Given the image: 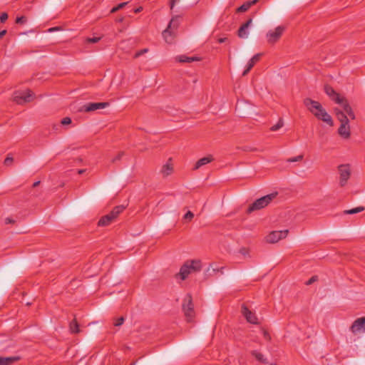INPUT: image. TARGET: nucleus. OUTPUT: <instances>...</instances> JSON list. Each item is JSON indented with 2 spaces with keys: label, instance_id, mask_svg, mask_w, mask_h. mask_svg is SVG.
<instances>
[{
  "label": "nucleus",
  "instance_id": "17",
  "mask_svg": "<svg viewBox=\"0 0 365 365\" xmlns=\"http://www.w3.org/2000/svg\"><path fill=\"white\" fill-rule=\"evenodd\" d=\"M261 56V53H257L252 56V58L248 61L245 70L243 71L242 75H247L249 71L252 68L257 62L259 61Z\"/></svg>",
  "mask_w": 365,
  "mask_h": 365
},
{
  "label": "nucleus",
  "instance_id": "10",
  "mask_svg": "<svg viewBox=\"0 0 365 365\" xmlns=\"http://www.w3.org/2000/svg\"><path fill=\"white\" fill-rule=\"evenodd\" d=\"M285 28L282 26L276 27L274 30H270L267 33L266 37L268 43H274L277 42L282 36Z\"/></svg>",
  "mask_w": 365,
  "mask_h": 365
},
{
  "label": "nucleus",
  "instance_id": "41",
  "mask_svg": "<svg viewBox=\"0 0 365 365\" xmlns=\"http://www.w3.org/2000/svg\"><path fill=\"white\" fill-rule=\"evenodd\" d=\"M263 334H264V338L267 340H269L270 339V336H269V334L266 331H263Z\"/></svg>",
  "mask_w": 365,
  "mask_h": 365
},
{
  "label": "nucleus",
  "instance_id": "2",
  "mask_svg": "<svg viewBox=\"0 0 365 365\" xmlns=\"http://www.w3.org/2000/svg\"><path fill=\"white\" fill-rule=\"evenodd\" d=\"M324 91L331 100L344 108L351 119L355 118V115L346 98L338 94L334 88L329 86H325Z\"/></svg>",
  "mask_w": 365,
  "mask_h": 365
},
{
  "label": "nucleus",
  "instance_id": "32",
  "mask_svg": "<svg viewBox=\"0 0 365 365\" xmlns=\"http://www.w3.org/2000/svg\"><path fill=\"white\" fill-rule=\"evenodd\" d=\"M194 217V214L191 211H188L185 215L184 219L188 221L192 220Z\"/></svg>",
  "mask_w": 365,
  "mask_h": 365
},
{
  "label": "nucleus",
  "instance_id": "19",
  "mask_svg": "<svg viewBox=\"0 0 365 365\" xmlns=\"http://www.w3.org/2000/svg\"><path fill=\"white\" fill-rule=\"evenodd\" d=\"M212 160H213V158L212 155H208V156L204 157L197 161V163H195V165L194 167V169H195V170L199 169L200 167L210 163Z\"/></svg>",
  "mask_w": 365,
  "mask_h": 365
},
{
  "label": "nucleus",
  "instance_id": "39",
  "mask_svg": "<svg viewBox=\"0 0 365 365\" xmlns=\"http://www.w3.org/2000/svg\"><path fill=\"white\" fill-rule=\"evenodd\" d=\"M14 220L11 218V217H6L5 219V223L6 224H11V223H14Z\"/></svg>",
  "mask_w": 365,
  "mask_h": 365
},
{
  "label": "nucleus",
  "instance_id": "23",
  "mask_svg": "<svg viewBox=\"0 0 365 365\" xmlns=\"http://www.w3.org/2000/svg\"><path fill=\"white\" fill-rule=\"evenodd\" d=\"M258 1V0H252V1H249V2H247V3H245L244 4H242L241 6H240L238 9H237V11L239 12H244V11H247L250 7L252 6V5H254L255 4H256L257 2Z\"/></svg>",
  "mask_w": 365,
  "mask_h": 365
},
{
  "label": "nucleus",
  "instance_id": "26",
  "mask_svg": "<svg viewBox=\"0 0 365 365\" xmlns=\"http://www.w3.org/2000/svg\"><path fill=\"white\" fill-rule=\"evenodd\" d=\"M284 125V121L282 118H279L277 123L276 125H274L271 128V130L272 131H277L279 128H281Z\"/></svg>",
  "mask_w": 365,
  "mask_h": 365
},
{
  "label": "nucleus",
  "instance_id": "14",
  "mask_svg": "<svg viewBox=\"0 0 365 365\" xmlns=\"http://www.w3.org/2000/svg\"><path fill=\"white\" fill-rule=\"evenodd\" d=\"M107 106V103H89L83 106V110L86 112H91L105 108Z\"/></svg>",
  "mask_w": 365,
  "mask_h": 365
},
{
  "label": "nucleus",
  "instance_id": "1",
  "mask_svg": "<svg viewBox=\"0 0 365 365\" xmlns=\"http://www.w3.org/2000/svg\"><path fill=\"white\" fill-rule=\"evenodd\" d=\"M304 104L318 120H322L330 126L333 125L331 115L318 101L307 98L304 100Z\"/></svg>",
  "mask_w": 365,
  "mask_h": 365
},
{
  "label": "nucleus",
  "instance_id": "18",
  "mask_svg": "<svg viewBox=\"0 0 365 365\" xmlns=\"http://www.w3.org/2000/svg\"><path fill=\"white\" fill-rule=\"evenodd\" d=\"M342 110H340L339 108H335V113L336 115V117L338 120L340 121L341 123H346V122H349V119L347 118L348 113L344 110V108L341 107Z\"/></svg>",
  "mask_w": 365,
  "mask_h": 365
},
{
  "label": "nucleus",
  "instance_id": "36",
  "mask_svg": "<svg viewBox=\"0 0 365 365\" xmlns=\"http://www.w3.org/2000/svg\"><path fill=\"white\" fill-rule=\"evenodd\" d=\"M303 156L302 155H298L295 158H292L288 160V162H297L302 160Z\"/></svg>",
  "mask_w": 365,
  "mask_h": 365
},
{
  "label": "nucleus",
  "instance_id": "24",
  "mask_svg": "<svg viewBox=\"0 0 365 365\" xmlns=\"http://www.w3.org/2000/svg\"><path fill=\"white\" fill-rule=\"evenodd\" d=\"M69 328L72 333L79 332L78 324L76 319H73L72 322H71Z\"/></svg>",
  "mask_w": 365,
  "mask_h": 365
},
{
  "label": "nucleus",
  "instance_id": "40",
  "mask_svg": "<svg viewBox=\"0 0 365 365\" xmlns=\"http://www.w3.org/2000/svg\"><path fill=\"white\" fill-rule=\"evenodd\" d=\"M317 280V277H312L311 279H309L307 282V284H311L312 282H315Z\"/></svg>",
  "mask_w": 365,
  "mask_h": 365
},
{
  "label": "nucleus",
  "instance_id": "34",
  "mask_svg": "<svg viewBox=\"0 0 365 365\" xmlns=\"http://www.w3.org/2000/svg\"><path fill=\"white\" fill-rule=\"evenodd\" d=\"M26 21V19L24 16L17 17L16 19V22L17 24H24Z\"/></svg>",
  "mask_w": 365,
  "mask_h": 365
},
{
  "label": "nucleus",
  "instance_id": "30",
  "mask_svg": "<svg viewBox=\"0 0 365 365\" xmlns=\"http://www.w3.org/2000/svg\"><path fill=\"white\" fill-rule=\"evenodd\" d=\"M100 40H101V37H93V38H88L86 39V41L88 43H96L98 42Z\"/></svg>",
  "mask_w": 365,
  "mask_h": 365
},
{
  "label": "nucleus",
  "instance_id": "11",
  "mask_svg": "<svg viewBox=\"0 0 365 365\" xmlns=\"http://www.w3.org/2000/svg\"><path fill=\"white\" fill-rule=\"evenodd\" d=\"M288 230L272 231L266 237V241L269 243H276L285 238L288 235Z\"/></svg>",
  "mask_w": 365,
  "mask_h": 365
},
{
  "label": "nucleus",
  "instance_id": "22",
  "mask_svg": "<svg viewBox=\"0 0 365 365\" xmlns=\"http://www.w3.org/2000/svg\"><path fill=\"white\" fill-rule=\"evenodd\" d=\"M176 60L180 63H191L195 61H200V58L197 57H189L185 55H180L176 57Z\"/></svg>",
  "mask_w": 365,
  "mask_h": 365
},
{
  "label": "nucleus",
  "instance_id": "12",
  "mask_svg": "<svg viewBox=\"0 0 365 365\" xmlns=\"http://www.w3.org/2000/svg\"><path fill=\"white\" fill-rule=\"evenodd\" d=\"M340 174V185L344 186L350 177V169L347 165H341L339 167Z\"/></svg>",
  "mask_w": 365,
  "mask_h": 365
},
{
  "label": "nucleus",
  "instance_id": "44",
  "mask_svg": "<svg viewBox=\"0 0 365 365\" xmlns=\"http://www.w3.org/2000/svg\"><path fill=\"white\" fill-rule=\"evenodd\" d=\"M39 183H40V181H36V182H35L34 183L33 186H34V187H36V186H38V185H39Z\"/></svg>",
  "mask_w": 365,
  "mask_h": 365
},
{
  "label": "nucleus",
  "instance_id": "6",
  "mask_svg": "<svg viewBox=\"0 0 365 365\" xmlns=\"http://www.w3.org/2000/svg\"><path fill=\"white\" fill-rule=\"evenodd\" d=\"M125 209L123 205L116 206L113 208V210L108 215L103 216L98 221V225L100 226H106L109 225L113 220H114L118 215L123 212Z\"/></svg>",
  "mask_w": 365,
  "mask_h": 365
},
{
  "label": "nucleus",
  "instance_id": "3",
  "mask_svg": "<svg viewBox=\"0 0 365 365\" xmlns=\"http://www.w3.org/2000/svg\"><path fill=\"white\" fill-rule=\"evenodd\" d=\"M201 262L200 260L186 261L180 267L177 277L185 280L190 274L197 272L201 269Z\"/></svg>",
  "mask_w": 365,
  "mask_h": 365
},
{
  "label": "nucleus",
  "instance_id": "37",
  "mask_svg": "<svg viewBox=\"0 0 365 365\" xmlns=\"http://www.w3.org/2000/svg\"><path fill=\"white\" fill-rule=\"evenodd\" d=\"M8 19V15L6 13H2L0 16V21L4 23Z\"/></svg>",
  "mask_w": 365,
  "mask_h": 365
},
{
  "label": "nucleus",
  "instance_id": "8",
  "mask_svg": "<svg viewBox=\"0 0 365 365\" xmlns=\"http://www.w3.org/2000/svg\"><path fill=\"white\" fill-rule=\"evenodd\" d=\"M182 310L187 321L191 322L195 317V312L192 302V297L190 294L186 295L183 300Z\"/></svg>",
  "mask_w": 365,
  "mask_h": 365
},
{
  "label": "nucleus",
  "instance_id": "31",
  "mask_svg": "<svg viewBox=\"0 0 365 365\" xmlns=\"http://www.w3.org/2000/svg\"><path fill=\"white\" fill-rule=\"evenodd\" d=\"M124 322V318L123 317H120L115 319V322H114V326L119 327L122 325Z\"/></svg>",
  "mask_w": 365,
  "mask_h": 365
},
{
  "label": "nucleus",
  "instance_id": "25",
  "mask_svg": "<svg viewBox=\"0 0 365 365\" xmlns=\"http://www.w3.org/2000/svg\"><path fill=\"white\" fill-rule=\"evenodd\" d=\"M364 210V207H357L351 210H346L344 212L346 215H354L359 213Z\"/></svg>",
  "mask_w": 365,
  "mask_h": 365
},
{
  "label": "nucleus",
  "instance_id": "4",
  "mask_svg": "<svg viewBox=\"0 0 365 365\" xmlns=\"http://www.w3.org/2000/svg\"><path fill=\"white\" fill-rule=\"evenodd\" d=\"M277 195V192H272L256 200L247 208V213H251L254 211L259 210L266 207L273 200L276 198Z\"/></svg>",
  "mask_w": 365,
  "mask_h": 365
},
{
  "label": "nucleus",
  "instance_id": "15",
  "mask_svg": "<svg viewBox=\"0 0 365 365\" xmlns=\"http://www.w3.org/2000/svg\"><path fill=\"white\" fill-rule=\"evenodd\" d=\"M252 24V19H249L247 22L241 26L238 30V36L240 38H246L248 37L249 31L248 28Z\"/></svg>",
  "mask_w": 365,
  "mask_h": 365
},
{
  "label": "nucleus",
  "instance_id": "35",
  "mask_svg": "<svg viewBox=\"0 0 365 365\" xmlns=\"http://www.w3.org/2000/svg\"><path fill=\"white\" fill-rule=\"evenodd\" d=\"M13 163V158L12 157H6L4 160V164L6 165H10Z\"/></svg>",
  "mask_w": 365,
  "mask_h": 365
},
{
  "label": "nucleus",
  "instance_id": "16",
  "mask_svg": "<svg viewBox=\"0 0 365 365\" xmlns=\"http://www.w3.org/2000/svg\"><path fill=\"white\" fill-rule=\"evenodd\" d=\"M338 133L342 138L345 139L349 138L350 137V127L349 122H346V123H341Z\"/></svg>",
  "mask_w": 365,
  "mask_h": 365
},
{
  "label": "nucleus",
  "instance_id": "9",
  "mask_svg": "<svg viewBox=\"0 0 365 365\" xmlns=\"http://www.w3.org/2000/svg\"><path fill=\"white\" fill-rule=\"evenodd\" d=\"M34 99V94L30 90L19 91L14 94V101L18 104L30 102Z\"/></svg>",
  "mask_w": 365,
  "mask_h": 365
},
{
  "label": "nucleus",
  "instance_id": "21",
  "mask_svg": "<svg viewBox=\"0 0 365 365\" xmlns=\"http://www.w3.org/2000/svg\"><path fill=\"white\" fill-rule=\"evenodd\" d=\"M169 161H170V160H169ZM173 171V166L170 162H168L165 165H164L161 169V173L164 177L170 175Z\"/></svg>",
  "mask_w": 365,
  "mask_h": 365
},
{
  "label": "nucleus",
  "instance_id": "28",
  "mask_svg": "<svg viewBox=\"0 0 365 365\" xmlns=\"http://www.w3.org/2000/svg\"><path fill=\"white\" fill-rule=\"evenodd\" d=\"M128 2H123V3H120L117 6H115L113 7L110 12L111 13H115L117 11H118L119 9L123 8L125 5H127Z\"/></svg>",
  "mask_w": 365,
  "mask_h": 365
},
{
  "label": "nucleus",
  "instance_id": "38",
  "mask_svg": "<svg viewBox=\"0 0 365 365\" xmlns=\"http://www.w3.org/2000/svg\"><path fill=\"white\" fill-rule=\"evenodd\" d=\"M123 155V152L119 153L114 158L112 159V162L115 163L117 160H120V158H122Z\"/></svg>",
  "mask_w": 365,
  "mask_h": 365
},
{
  "label": "nucleus",
  "instance_id": "33",
  "mask_svg": "<svg viewBox=\"0 0 365 365\" xmlns=\"http://www.w3.org/2000/svg\"><path fill=\"white\" fill-rule=\"evenodd\" d=\"M71 123V119L69 117H66L61 120L62 125H68Z\"/></svg>",
  "mask_w": 365,
  "mask_h": 365
},
{
  "label": "nucleus",
  "instance_id": "7",
  "mask_svg": "<svg viewBox=\"0 0 365 365\" xmlns=\"http://www.w3.org/2000/svg\"><path fill=\"white\" fill-rule=\"evenodd\" d=\"M354 336L365 334V317L356 319L349 328Z\"/></svg>",
  "mask_w": 365,
  "mask_h": 365
},
{
  "label": "nucleus",
  "instance_id": "20",
  "mask_svg": "<svg viewBox=\"0 0 365 365\" xmlns=\"http://www.w3.org/2000/svg\"><path fill=\"white\" fill-rule=\"evenodd\" d=\"M19 359H20L19 356H9V357L0 356V365H11L13 363L19 361Z\"/></svg>",
  "mask_w": 365,
  "mask_h": 365
},
{
  "label": "nucleus",
  "instance_id": "5",
  "mask_svg": "<svg viewBox=\"0 0 365 365\" xmlns=\"http://www.w3.org/2000/svg\"><path fill=\"white\" fill-rule=\"evenodd\" d=\"M180 16H173L171 19L166 29L164 30L163 32V36L165 41L168 43H171L174 39V36H175V32L177 30V29L178 28V26L180 24Z\"/></svg>",
  "mask_w": 365,
  "mask_h": 365
},
{
  "label": "nucleus",
  "instance_id": "43",
  "mask_svg": "<svg viewBox=\"0 0 365 365\" xmlns=\"http://www.w3.org/2000/svg\"><path fill=\"white\" fill-rule=\"evenodd\" d=\"M6 33V30H3L1 31H0V37H3Z\"/></svg>",
  "mask_w": 365,
  "mask_h": 365
},
{
  "label": "nucleus",
  "instance_id": "29",
  "mask_svg": "<svg viewBox=\"0 0 365 365\" xmlns=\"http://www.w3.org/2000/svg\"><path fill=\"white\" fill-rule=\"evenodd\" d=\"M148 52V48H143V49H141L138 51H137L134 56L135 58H138L139 56H140L141 55L144 54V53H146Z\"/></svg>",
  "mask_w": 365,
  "mask_h": 365
},
{
  "label": "nucleus",
  "instance_id": "13",
  "mask_svg": "<svg viewBox=\"0 0 365 365\" xmlns=\"http://www.w3.org/2000/svg\"><path fill=\"white\" fill-rule=\"evenodd\" d=\"M242 313L248 322L251 324H257L258 319L255 314L249 310L246 307H242Z\"/></svg>",
  "mask_w": 365,
  "mask_h": 365
},
{
  "label": "nucleus",
  "instance_id": "42",
  "mask_svg": "<svg viewBox=\"0 0 365 365\" xmlns=\"http://www.w3.org/2000/svg\"><path fill=\"white\" fill-rule=\"evenodd\" d=\"M143 11V7H142V6H140V7H138V8H136V9L134 10V12L137 14V13H139V12H140V11Z\"/></svg>",
  "mask_w": 365,
  "mask_h": 365
},
{
  "label": "nucleus",
  "instance_id": "46",
  "mask_svg": "<svg viewBox=\"0 0 365 365\" xmlns=\"http://www.w3.org/2000/svg\"><path fill=\"white\" fill-rule=\"evenodd\" d=\"M84 172H85V170H78V173H79V174H82V173H83Z\"/></svg>",
  "mask_w": 365,
  "mask_h": 365
},
{
  "label": "nucleus",
  "instance_id": "45",
  "mask_svg": "<svg viewBox=\"0 0 365 365\" xmlns=\"http://www.w3.org/2000/svg\"><path fill=\"white\" fill-rule=\"evenodd\" d=\"M225 40H226V38H220V39H219V42H220V43H223V42H225Z\"/></svg>",
  "mask_w": 365,
  "mask_h": 365
},
{
  "label": "nucleus",
  "instance_id": "27",
  "mask_svg": "<svg viewBox=\"0 0 365 365\" xmlns=\"http://www.w3.org/2000/svg\"><path fill=\"white\" fill-rule=\"evenodd\" d=\"M252 355L259 361L265 362L266 361L265 359L264 358V356L262 354L257 352V351H254L252 352Z\"/></svg>",
  "mask_w": 365,
  "mask_h": 365
}]
</instances>
